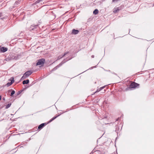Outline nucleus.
<instances>
[{
    "label": "nucleus",
    "mask_w": 154,
    "mask_h": 154,
    "mask_svg": "<svg viewBox=\"0 0 154 154\" xmlns=\"http://www.w3.org/2000/svg\"><path fill=\"white\" fill-rule=\"evenodd\" d=\"M121 10L120 8L119 7L118 8H114V10L113 11V12L114 13H116L118 12L119 10Z\"/></svg>",
    "instance_id": "obj_13"
},
{
    "label": "nucleus",
    "mask_w": 154,
    "mask_h": 154,
    "mask_svg": "<svg viewBox=\"0 0 154 154\" xmlns=\"http://www.w3.org/2000/svg\"><path fill=\"white\" fill-rule=\"evenodd\" d=\"M32 73V71L31 70H29L26 72L24 74L27 78Z\"/></svg>",
    "instance_id": "obj_6"
},
{
    "label": "nucleus",
    "mask_w": 154,
    "mask_h": 154,
    "mask_svg": "<svg viewBox=\"0 0 154 154\" xmlns=\"http://www.w3.org/2000/svg\"><path fill=\"white\" fill-rule=\"evenodd\" d=\"M9 80L11 81V82H8L6 84V86L7 87H9L14 82V79L13 78H11V79Z\"/></svg>",
    "instance_id": "obj_7"
},
{
    "label": "nucleus",
    "mask_w": 154,
    "mask_h": 154,
    "mask_svg": "<svg viewBox=\"0 0 154 154\" xmlns=\"http://www.w3.org/2000/svg\"><path fill=\"white\" fill-rule=\"evenodd\" d=\"M45 125H46L45 123H43L39 125L38 127V129H41L45 126Z\"/></svg>",
    "instance_id": "obj_12"
},
{
    "label": "nucleus",
    "mask_w": 154,
    "mask_h": 154,
    "mask_svg": "<svg viewBox=\"0 0 154 154\" xmlns=\"http://www.w3.org/2000/svg\"><path fill=\"white\" fill-rule=\"evenodd\" d=\"M21 93V92L20 91H19L17 93V95H18L20 94Z\"/></svg>",
    "instance_id": "obj_26"
},
{
    "label": "nucleus",
    "mask_w": 154,
    "mask_h": 154,
    "mask_svg": "<svg viewBox=\"0 0 154 154\" xmlns=\"http://www.w3.org/2000/svg\"><path fill=\"white\" fill-rule=\"evenodd\" d=\"M87 70H85V71H84V72H86V71H87Z\"/></svg>",
    "instance_id": "obj_33"
},
{
    "label": "nucleus",
    "mask_w": 154,
    "mask_h": 154,
    "mask_svg": "<svg viewBox=\"0 0 154 154\" xmlns=\"http://www.w3.org/2000/svg\"><path fill=\"white\" fill-rule=\"evenodd\" d=\"M79 32V31L78 30L74 29L72 31V33L74 35H76L78 34Z\"/></svg>",
    "instance_id": "obj_9"
},
{
    "label": "nucleus",
    "mask_w": 154,
    "mask_h": 154,
    "mask_svg": "<svg viewBox=\"0 0 154 154\" xmlns=\"http://www.w3.org/2000/svg\"><path fill=\"white\" fill-rule=\"evenodd\" d=\"M87 70H85V71H84V72H86V71H87Z\"/></svg>",
    "instance_id": "obj_32"
},
{
    "label": "nucleus",
    "mask_w": 154,
    "mask_h": 154,
    "mask_svg": "<svg viewBox=\"0 0 154 154\" xmlns=\"http://www.w3.org/2000/svg\"><path fill=\"white\" fill-rule=\"evenodd\" d=\"M38 25L33 24L31 25L30 27V31H33L34 32H36V31L39 29Z\"/></svg>",
    "instance_id": "obj_2"
},
{
    "label": "nucleus",
    "mask_w": 154,
    "mask_h": 154,
    "mask_svg": "<svg viewBox=\"0 0 154 154\" xmlns=\"http://www.w3.org/2000/svg\"><path fill=\"white\" fill-rule=\"evenodd\" d=\"M118 119H117L116 120H117V121H118Z\"/></svg>",
    "instance_id": "obj_36"
},
{
    "label": "nucleus",
    "mask_w": 154,
    "mask_h": 154,
    "mask_svg": "<svg viewBox=\"0 0 154 154\" xmlns=\"http://www.w3.org/2000/svg\"><path fill=\"white\" fill-rule=\"evenodd\" d=\"M105 86H104L103 87H101V88H98L97 89V90L95 91V93H96L97 92H98L99 91H101V90L103 89L104 88H105Z\"/></svg>",
    "instance_id": "obj_16"
},
{
    "label": "nucleus",
    "mask_w": 154,
    "mask_h": 154,
    "mask_svg": "<svg viewBox=\"0 0 154 154\" xmlns=\"http://www.w3.org/2000/svg\"><path fill=\"white\" fill-rule=\"evenodd\" d=\"M91 57L92 58H94V55H92V56H91Z\"/></svg>",
    "instance_id": "obj_30"
},
{
    "label": "nucleus",
    "mask_w": 154,
    "mask_h": 154,
    "mask_svg": "<svg viewBox=\"0 0 154 154\" xmlns=\"http://www.w3.org/2000/svg\"><path fill=\"white\" fill-rule=\"evenodd\" d=\"M60 115H57V116H55V117H54L53 118L51 119L50 121H49V122H52V121H53V120H54V119H56L57 117H58L59 116H60Z\"/></svg>",
    "instance_id": "obj_17"
},
{
    "label": "nucleus",
    "mask_w": 154,
    "mask_h": 154,
    "mask_svg": "<svg viewBox=\"0 0 154 154\" xmlns=\"http://www.w3.org/2000/svg\"><path fill=\"white\" fill-rule=\"evenodd\" d=\"M118 0H112V2H115V1H118Z\"/></svg>",
    "instance_id": "obj_28"
},
{
    "label": "nucleus",
    "mask_w": 154,
    "mask_h": 154,
    "mask_svg": "<svg viewBox=\"0 0 154 154\" xmlns=\"http://www.w3.org/2000/svg\"><path fill=\"white\" fill-rule=\"evenodd\" d=\"M19 4V2L17 1H16L14 3V5L15 6H16Z\"/></svg>",
    "instance_id": "obj_22"
},
{
    "label": "nucleus",
    "mask_w": 154,
    "mask_h": 154,
    "mask_svg": "<svg viewBox=\"0 0 154 154\" xmlns=\"http://www.w3.org/2000/svg\"><path fill=\"white\" fill-rule=\"evenodd\" d=\"M139 86V84L135 82L131 83L129 85V88H135Z\"/></svg>",
    "instance_id": "obj_4"
},
{
    "label": "nucleus",
    "mask_w": 154,
    "mask_h": 154,
    "mask_svg": "<svg viewBox=\"0 0 154 154\" xmlns=\"http://www.w3.org/2000/svg\"><path fill=\"white\" fill-rule=\"evenodd\" d=\"M2 13H0V17L2 16Z\"/></svg>",
    "instance_id": "obj_27"
},
{
    "label": "nucleus",
    "mask_w": 154,
    "mask_h": 154,
    "mask_svg": "<svg viewBox=\"0 0 154 154\" xmlns=\"http://www.w3.org/2000/svg\"><path fill=\"white\" fill-rule=\"evenodd\" d=\"M69 53V52H67L64 53V54L62 55H60L58 57V60H60V59L62 58L64 56H65L66 54H67Z\"/></svg>",
    "instance_id": "obj_11"
},
{
    "label": "nucleus",
    "mask_w": 154,
    "mask_h": 154,
    "mask_svg": "<svg viewBox=\"0 0 154 154\" xmlns=\"http://www.w3.org/2000/svg\"><path fill=\"white\" fill-rule=\"evenodd\" d=\"M71 58H69L67 59L66 58V59H64L58 65L55 67L54 68H53L52 69V71H54V70H56L58 68H59L64 63H65V62L69 60H70Z\"/></svg>",
    "instance_id": "obj_3"
},
{
    "label": "nucleus",
    "mask_w": 154,
    "mask_h": 154,
    "mask_svg": "<svg viewBox=\"0 0 154 154\" xmlns=\"http://www.w3.org/2000/svg\"><path fill=\"white\" fill-rule=\"evenodd\" d=\"M98 13V10L97 9H95L93 11V14H97Z\"/></svg>",
    "instance_id": "obj_18"
},
{
    "label": "nucleus",
    "mask_w": 154,
    "mask_h": 154,
    "mask_svg": "<svg viewBox=\"0 0 154 154\" xmlns=\"http://www.w3.org/2000/svg\"><path fill=\"white\" fill-rule=\"evenodd\" d=\"M42 1V0H38V1H36V2H37V3H38L39 2H40V1Z\"/></svg>",
    "instance_id": "obj_25"
},
{
    "label": "nucleus",
    "mask_w": 154,
    "mask_h": 154,
    "mask_svg": "<svg viewBox=\"0 0 154 154\" xmlns=\"http://www.w3.org/2000/svg\"><path fill=\"white\" fill-rule=\"evenodd\" d=\"M108 114L107 113H105L104 115L102 116L101 118L102 119H105L107 118L108 117Z\"/></svg>",
    "instance_id": "obj_14"
},
{
    "label": "nucleus",
    "mask_w": 154,
    "mask_h": 154,
    "mask_svg": "<svg viewBox=\"0 0 154 154\" xmlns=\"http://www.w3.org/2000/svg\"><path fill=\"white\" fill-rule=\"evenodd\" d=\"M11 91V95H10V96H11V97H13V95L15 94V91L14 90H9L8 91V93H9Z\"/></svg>",
    "instance_id": "obj_10"
},
{
    "label": "nucleus",
    "mask_w": 154,
    "mask_h": 154,
    "mask_svg": "<svg viewBox=\"0 0 154 154\" xmlns=\"http://www.w3.org/2000/svg\"><path fill=\"white\" fill-rule=\"evenodd\" d=\"M45 59H44L42 58L38 60L37 62L36 63V65H42L45 63Z\"/></svg>",
    "instance_id": "obj_5"
},
{
    "label": "nucleus",
    "mask_w": 154,
    "mask_h": 154,
    "mask_svg": "<svg viewBox=\"0 0 154 154\" xmlns=\"http://www.w3.org/2000/svg\"><path fill=\"white\" fill-rule=\"evenodd\" d=\"M29 82V79H27L26 80H24L23 82V85L28 84Z\"/></svg>",
    "instance_id": "obj_15"
},
{
    "label": "nucleus",
    "mask_w": 154,
    "mask_h": 154,
    "mask_svg": "<svg viewBox=\"0 0 154 154\" xmlns=\"http://www.w3.org/2000/svg\"><path fill=\"white\" fill-rule=\"evenodd\" d=\"M3 99L4 100H5V98H3Z\"/></svg>",
    "instance_id": "obj_31"
},
{
    "label": "nucleus",
    "mask_w": 154,
    "mask_h": 154,
    "mask_svg": "<svg viewBox=\"0 0 154 154\" xmlns=\"http://www.w3.org/2000/svg\"><path fill=\"white\" fill-rule=\"evenodd\" d=\"M87 70H85V71H84V72H86V71H87Z\"/></svg>",
    "instance_id": "obj_34"
},
{
    "label": "nucleus",
    "mask_w": 154,
    "mask_h": 154,
    "mask_svg": "<svg viewBox=\"0 0 154 154\" xmlns=\"http://www.w3.org/2000/svg\"><path fill=\"white\" fill-rule=\"evenodd\" d=\"M96 67V66H93V67H91L90 68H89V69H92V68H95Z\"/></svg>",
    "instance_id": "obj_23"
},
{
    "label": "nucleus",
    "mask_w": 154,
    "mask_h": 154,
    "mask_svg": "<svg viewBox=\"0 0 154 154\" xmlns=\"http://www.w3.org/2000/svg\"><path fill=\"white\" fill-rule=\"evenodd\" d=\"M21 55L20 54H16L14 53H10L9 55L7 57L5 60L7 61H9L12 60H17L21 57Z\"/></svg>",
    "instance_id": "obj_1"
},
{
    "label": "nucleus",
    "mask_w": 154,
    "mask_h": 154,
    "mask_svg": "<svg viewBox=\"0 0 154 154\" xmlns=\"http://www.w3.org/2000/svg\"><path fill=\"white\" fill-rule=\"evenodd\" d=\"M27 77L25 76V75L23 74V75L22 77L21 78L20 80H23L26 79Z\"/></svg>",
    "instance_id": "obj_21"
},
{
    "label": "nucleus",
    "mask_w": 154,
    "mask_h": 154,
    "mask_svg": "<svg viewBox=\"0 0 154 154\" xmlns=\"http://www.w3.org/2000/svg\"><path fill=\"white\" fill-rule=\"evenodd\" d=\"M1 99H2V96H1L0 95V100H1Z\"/></svg>",
    "instance_id": "obj_29"
},
{
    "label": "nucleus",
    "mask_w": 154,
    "mask_h": 154,
    "mask_svg": "<svg viewBox=\"0 0 154 154\" xmlns=\"http://www.w3.org/2000/svg\"><path fill=\"white\" fill-rule=\"evenodd\" d=\"M0 50L1 52L4 53L8 50V48L5 47H3L0 48Z\"/></svg>",
    "instance_id": "obj_8"
},
{
    "label": "nucleus",
    "mask_w": 154,
    "mask_h": 154,
    "mask_svg": "<svg viewBox=\"0 0 154 154\" xmlns=\"http://www.w3.org/2000/svg\"><path fill=\"white\" fill-rule=\"evenodd\" d=\"M119 126L117 125L116 126V130L115 131L116 132H117L119 131Z\"/></svg>",
    "instance_id": "obj_19"
},
{
    "label": "nucleus",
    "mask_w": 154,
    "mask_h": 154,
    "mask_svg": "<svg viewBox=\"0 0 154 154\" xmlns=\"http://www.w3.org/2000/svg\"><path fill=\"white\" fill-rule=\"evenodd\" d=\"M11 103H10L8 104L6 106L5 108L8 109L11 106Z\"/></svg>",
    "instance_id": "obj_20"
},
{
    "label": "nucleus",
    "mask_w": 154,
    "mask_h": 154,
    "mask_svg": "<svg viewBox=\"0 0 154 154\" xmlns=\"http://www.w3.org/2000/svg\"><path fill=\"white\" fill-rule=\"evenodd\" d=\"M94 152L93 150H92V152L90 153V154H93V153Z\"/></svg>",
    "instance_id": "obj_24"
},
{
    "label": "nucleus",
    "mask_w": 154,
    "mask_h": 154,
    "mask_svg": "<svg viewBox=\"0 0 154 154\" xmlns=\"http://www.w3.org/2000/svg\"><path fill=\"white\" fill-rule=\"evenodd\" d=\"M87 70H85V71H84V72H86V71H87Z\"/></svg>",
    "instance_id": "obj_35"
}]
</instances>
